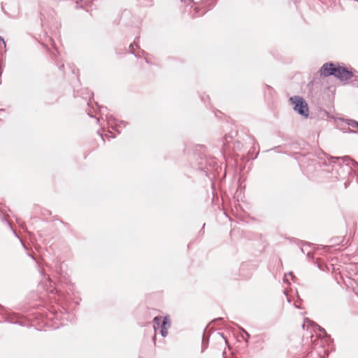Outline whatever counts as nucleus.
Instances as JSON below:
<instances>
[{
    "label": "nucleus",
    "instance_id": "nucleus-1",
    "mask_svg": "<svg viewBox=\"0 0 358 358\" xmlns=\"http://www.w3.org/2000/svg\"><path fill=\"white\" fill-rule=\"evenodd\" d=\"M329 162L334 164L332 171H336L335 178L338 180L345 179V176H341L340 171L343 173H353L352 167H358V163L348 156L334 157H330Z\"/></svg>",
    "mask_w": 358,
    "mask_h": 358
},
{
    "label": "nucleus",
    "instance_id": "nucleus-2",
    "mask_svg": "<svg viewBox=\"0 0 358 358\" xmlns=\"http://www.w3.org/2000/svg\"><path fill=\"white\" fill-rule=\"evenodd\" d=\"M290 103L293 106V110L299 115L307 117L309 114L308 106L303 98L299 96H294L289 99Z\"/></svg>",
    "mask_w": 358,
    "mask_h": 358
},
{
    "label": "nucleus",
    "instance_id": "nucleus-3",
    "mask_svg": "<svg viewBox=\"0 0 358 358\" xmlns=\"http://www.w3.org/2000/svg\"><path fill=\"white\" fill-rule=\"evenodd\" d=\"M354 76L352 69H349L344 66H340L337 64V68L334 74V77L341 81H348Z\"/></svg>",
    "mask_w": 358,
    "mask_h": 358
},
{
    "label": "nucleus",
    "instance_id": "nucleus-4",
    "mask_svg": "<svg viewBox=\"0 0 358 358\" xmlns=\"http://www.w3.org/2000/svg\"><path fill=\"white\" fill-rule=\"evenodd\" d=\"M337 64L333 62H327L324 64L320 69V75L324 77H329L330 76H334Z\"/></svg>",
    "mask_w": 358,
    "mask_h": 358
},
{
    "label": "nucleus",
    "instance_id": "nucleus-5",
    "mask_svg": "<svg viewBox=\"0 0 358 358\" xmlns=\"http://www.w3.org/2000/svg\"><path fill=\"white\" fill-rule=\"evenodd\" d=\"M194 157L196 161L194 164L195 169L207 173L208 171L207 159L204 157L197 156L196 154L194 155Z\"/></svg>",
    "mask_w": 358,
    "mask_h": 358
},
{
    "label": "nucleus",
    "instance_id": "nucleus-6",
    "mask_svg": "<svg viewBox=\"0 0 358 358\" xmlns=\"http://www.w3.org/2000/svg\"><path fill=\"white\" fill-rule=\"evenodd\" d=\"M319 167H321L320 162L317 159L313 158L308 162L307 165L304 166V170L309 174L313 173Z\"/></svg>",
    "mask_w": 358,
    "mask_h": 358
},
{
    "label": "nucleus",
    "instance_id": "nucleus-7",
    "mask_svg": "<svg viewBox=\"0 0 358 358\" xmlns=\"http://www.w3.org/2000/svg\"><path fill=\"white\" fill-rule=\"evenodd\" d=\"M170 326L171 322L169 316L164 317L160 327V334L162 337L165 338L167 336V329L170 327Z\"/></svg>",
    "mask_w": 358,
    "mask_h": 358
},
{
    "label": "nucleus",
    "instance_id": "nucleus-8",
    "mask_svg": "<svg viewBox=\"0 0 358 358\" xmlns=\"http://www.w3.org/2000/svg\"><path fill=\"white\" fill-rule=\"evenodd\" d=\"M5 320L10 323L22 325V322L19 321L18 315L14 313H6L5 315Z\"/></svg>",
    "mask_w": 358,
    "mask_h": 358
},
{
    "label": "nucleus",
    "instance_id": "nucleus-9",
    "mask_svg": "<svg viewBox=\"0 0 358 358\" xmlns=\"http://www.w3.org/2000/svg\"><path fill=\"white\" fill-rule=\"evenodd\" d=\"M127 124V122L123 120H120L115 122V125L112 126V129L117 131L119 134L120 133V129L124 128Z\"/></svg>",
    "mask_w": 358,
    "mask_h": 358
},
{
    "label": "nucleus",
    "instance_id": "nucleus-10",
    "mask_svg": "<svg viewBox=\"0 0 358 358\" xmlns=\"http://www.w3.org/2000/svg\"><path fill=\"white\" fill-rule=\"evenodd\" d=\"M139 37H137L133 42V43H131L129 46V52L134 55L136 57H140L141 55L139 54H136L134 50V44L136 45V47L138 48V45L136 44V39H138Z\"/></svg>",
    "mask_w": 358,
    "mask_h": 358
},
{
    "label": "nucleus",
    "instance_id": "nucleus-11",
    "mask_svg": "<svg viewBox=\"0 0 358 358\" xmlns=\"http://www.w3.org/2000/svg\"><path fill=\"white\" fill-rule=\"evenodd\" d=\"M163 317L160 316H156L153 319L154 325L153 327L155 329H156V326H161L162 322Z\"/></svg>",
    "mask_w": 358,
    "mask_h": 358
},
{
    "label": "nucleus",
    "instance_id": "nucleus-12",
    "mask_svg": "<svg viewBox=\"0 0 358 358\" xmlns=\"http://www.w3.org/2000/svg\"><path fill=\"white\" fill-rule=\"evenodd\" d=\"M95 104L97 107H99V113H100L101 117H103V115H106V118H108V114H105V112H106L108 110L107 107H103V106L101 107L98 105L97 103H95Z\"/></svg>",
    "mask_w": 358,
    "mask_h": 358
},
{
    "label": "nucleus",
    "instance_id": "nucleus-13",
    "mask_svg": "<svg viewBox=\"0 0 358 358\" xmlns=\"http://www.w3.org/2000/svg\"><path fill=\"white\" fill-rule=\"evenodd\" d=\"M231 139L232 136L230 134H226L222 140L223 145L224 146L226 143H228Z\"/></svg>",
    "mask_w": 358,
    "mask_h": 358
},
{
    "label": "nucleus",
    "instance_id": "nucleus-14",
    "mask_svg": "<svg viewBox=\"0 0 358 358\" xmlns=\"http://www.w3.org/2000/svg\"><path fill=\"white\" fill-rule=\"evenodd\" d=\"M348 124L352 127H358V122L354 120H348Z\"/></svg>",
    "mask_w": 358,
    "mask_h": 358
},
{
    "label": "nucleus",
    "instance_id": "nucleus-15",
    "mask_svg": "<svg viewBox=\"0 0 358 358\" xmlns=\"http://www.w3.org/2000/svg\"><path fill=\"white\" fill-rule=\"evenodd\" d=\"M209 338H206L205 337V331L203 334V350L206 349L208 345Z\"/></svg>",
    "mask_w": 358,
    "mask_h": 358
},
{
    "label": "nucleus",
    "instance_id": "nucleus-16",
    "mask_svg": "<svg viewBox=\"0 0 358 358\" xmlns=\"http://www.w3.org/2000/svg\"><path fill=\"white\" fill-rule=\"evenodd\" d=\"M319 331L321 332L323 334V336L325 338H329L330 336L327 333L325 329L320 326H317Z\"/></svg>",
    "mask_w": 358,
    "mask_h": 358
},
{
    "label": "nucleus",
    "instance_id": "nucleus-17",
    "mask_svg": "<svg viewBox=\"0 0 358 358\" xmlns=\"http://www.w3.org/2000/svg\"><path fill=\"white\" fill-rule=\"evenodd\" d=\"M315 264H317V266L320 270H322V271L324 270V264L319 262V261L317 259L315 261Z\"/></svg>",
    "mask_w": 358,
    "mask_h": 358
},
{
    "label": "nucleus",
    "instance_id": "nucleus-18",
    "mask_svg": "<svg viewBox=\"0 0 358 358\" xmlns=\"http://www.w3.org/2000/svg\"><path fill=\"white\" fill-rule=\"evenodd\" d=\"M241 330L245 334V336H246L247 338H246L245 341L248 343V338L250 336L249 333L247 331H245L244 329H243V328H241Z\"/></svg>",
    "mask_w": 358,
    "mask_h": 358
},
{
    "label": "nucleus",
    "instance_id": "nucleus-19",
    "mask_svg": "<svg viewBox=\"0 0 358 358\" xmlns=\"http://www.w3.org/2000/svg\"><path fill=\"white\" fill-rule=\"evenodd\" d=\"M353 72H354V76L352 78H354L355 81H357V80H358V71L355 70Z\"/></svg>",
    "mask_w": 358,
    "mask_h": 358
},
{
    "label": "nucleus",
    "instance_id": "nucleus-20",
    "mask_svg": "<svg viewBox=\"0 0 358 358\" xmlns=\"http://www.w3.org/2000/svg\"><path fill=\"white\" fill-rule=\"evenodd\" d=\"M306 256L309 259H313V254L310 251L307 252Z\"/></svg>",
    "mask_w": 358,
    "mask_h": 358
},
{
    "label": "nucleus",
    "instance_id": "nucleus-21",
    "mask_svg": "<svg viewBox=\"0 0 358 358\" xmlns=\"http://www.w3.org/2000/svg\"><path fill=\"white\" fill-rule=\"evenodd\" d=\"M223 322V318L222 317H218L217 319L213 320L211 322L212 323H216V322Z\"/></svg>",
    "mask_w": 358,
    "mask_h": 358
},
{
    "label": "nucleus",
    "instance_id": "nucleus-22",
    "mask_svg": "<svg viewBox=\"0 0 358 358\" xmlns=\"http://www.w3.org/2000/svg\"><path fill=\"white\" fill-rule=\"evenodd\" d=\"M350 182L349 181V180H347L344 183L345 188H347L348 187V185H350Z\"/></svg>",
    "mask_w": 358,
    "mask_h": 358
},
{
    "label": "nucleus",
    "instance_id": "nucleus-23",
    "mask_svg": "<svg viewBox=\"0 0 358 358\" xmlns=\"http://www.w3.org/2000/svg\"><path fill=\"white\" fill-rule=\"evenodd\" d=\"M87 115L90 117H94V118H96V116H94L91 112H87Z\"/></svg>",
    "mask_w": 358,
    "mask_h": 358
},
{
    "label": "nucleus",
    "instance_id": "nucleus-24",
    "mask_svg": "<svg viewBox=\"0 0 358 358\" xmlns=\"http://www.w3.org/2000/svg\"><path fill=\"white\" fill-rule=\"evenodd\" d=\"M0 41L3 42V44H4V45L6 46V42H5L4 39H3V37H1V36H0Z\"/></svg>",
    "mask_w": 358,
    "mask_h": 358
},
{
    "label": "nucleus",
    "instance_id": "nucleus-25",
    "mask_svg": "<svg viewBox=\"0 0 358 358\" xmlns=\"http://www.w3.org/2000/svg\"><path fill=\"white\" fill-rule=\"evenodd\" d=\"M97 134L101 136V138L102 141H104V139H103V137L102 134H101V133H100V131H97Z\"/></svg>",
    "mask_w": 358,
    "mask_h": 358
},
{
    "label": "nucleus",
    "instance_id": "nucleus-26",
    "mask_svg": "<svg viewBox=\"0 0 358 358\" xmlns=\"http://www.w3.org/2000/svg\"><path fill=\"white\" fill-rule=\"evenodd\" d=\"M304 243L301 245V252L304 254L305 253V249L303 248V246H304Z\"/></svg>",
    "mask_w": 358,
    "mask_h": 358
},
{
    "label": "nucleus",
    "instance_id": "nucleus-27",
    "mask_svg": "<svg viewBox=\"0 0 358 358\" xmlns=\"http://www.w3.org/2000/svg\"><path fill=\"white\" fill-rule=\"evenodd\" d=\"M289 275L292 277V279L294 278V275L293 272H292V271L289 272Z\"/></svg>",
    "mask_w": 358,
    "mask_h": 358
},
{
    "label": "nucleus",
    "instance_id": "nucleus-28",
    "mask_svg": "<svg viewBox=\"0 0 358 358\" xmlns=\"http://www.w3.org/2000/svg\"><path fill=\"white\" fill-rule=\"evenodd\" d=\"M283 280H284V282H285V283H288V280H287V279L286 278V276H285V277H284Z\"/></svg>",
    "mask_w": 358,
    "mask_h": 358
},
{
    "label": "nucleus",
    "instance_id": "nucleus-29",
    "mask_svg": "<svg viewBox=\"0 0 358 358\" xmlns=\"http://www.w3.org/2000/svg\"><path fill=\"white\" fill-rule=\"evenodd\" d=\"M64 67V65L62 64L60 66H59V69L60 70H62Z\"/></svg>",
    "mask_w": 358,
    "mask_h": 358
},
{
    "label": "nucleus",
    "instance_id": "nucleus-30",
    "mask_svg": "<svg viewBox=\"0 0 358 358\" xmlns=\"http://www.w3.org/2000/svg\"><path fill=\"white\" fill-rule=\"evenodd\" d=\"M110 137H112V138H115V136L113 134V133H112V132H110Z\"/></svg>",
    "mask_w": 358,
    "mask_h": 358
},
{
    "label": "nucleus",
    "instance_id": "nucleus-31",
    "mask_svg": "<svg viewBox=\"0 0 358 358\" xmlns=\"http://www.w3.org/2000/svg\"><path fill=\"white\" fill-rule=\"evenodd\" d=\"M12 230H13V233L15 234V235L16 236H17V234H16V231H15L13 229H12Z\"/></svg>",
    "mask_w": 358,
    "mask_h": 358
},
{
    "label": "nucleus",
    "instance_id": "nucleus-32",
    "mask_svg": "<svg viewBox=\"0 0 358 358\" xmlns=\"http://www.w3.org/2000/svg\"><path fill=\"white\" fill-rule=\"evenodd\" d=\"M30 257H31L34 260H35V258H34V257L33 255H30Z\"/></svg>",
    "mask_w": 358,
    "mask_h": 358
},
{
    "label": "nucleus",
    "instance_id": "nucleus-33",
    "mask_svg": "<svg viewBox=\"0 0 358 358\" xmlns=\"http://www.w3.org/2000/svg\"><path fill=\"white\" fill-rule=\"evenodd\" d=\"M350 133H355L356 131H353V130H350Z\"/></svg>",
    "mask_w": 358,
    "mask_h": 358
},
{
    "label": "nucleus",
    "instance_id": "nucleus-34",
    "mask_svg": "<svg viewBox=\"0 0 358 358\" xmlns=\"http://www.w3.org/2000/svg\"><path fill=\"white\" fill-rule=\"evenodd\" d=\"M225 340H226V338L224 336L223 334H220Z\"/></svg>",
    "mask_w": 358,
    "mask_h": 358
},
{
    "label": "nucleus",
    "instance_id": "nucleus-35",
    "mask_svg": "<svg viewBox=\"0 0 358 358\" xmlns=\"http://www.w3.org/2000/svg\"><path fill=\"white\" fill-rule=\"evenodd\" d=\"M6 222H8V224H9L10 227L12 229L10 222H8V221H7V220H6Z\"/></svg>",
    "mask_w": 358,
    "mask_h": 358
},
{
    "label": "nucleus",
    "instance_id": "nucleus-36",
    "mask_svg": "<svg viewBox=\"0 0 358 358\" xmlns=\"http://www.w3.org/2000/svg\"><path fill=\"white\" fill-rule=\"evenodd\" d=\"M198 10H199L198 8H195V11L198 12Z\"/></svg>",
    "mask_w": 358,
    "mask_h": 358
},
{
    "label": "nucleus",
    "instance_id": "nucleus-37",
    "mask_svg": "<svg viewBox=\"0 0 358 358\" xmlns=\"http://www.w3.org/2000/svg\"><path fill=\"white\" fill-rule=\"evenodd\" d=\"M87 106H90V102L87 103Z\"/></svg>",
    "mask_w": 358,
    "mask_h": 358
},
{
    "label": "nucleus",
    "instance_id": "nucleus-38",
    "mask_svg": "<svg viewBox=\"0 0 358 358\" xmlns=\"http://www.w3.org/2000/svg\"><path fill=\"white\" fill-rule=\"evenodd\" d=\"M141 52H142L143 54H145L144 50H141Z\"/></svg>",
    "mask_w": 358,
    "mask_h": 358
},
{
    "label": "nucleus",
    "instance_id": "nucleus-39",
    "mask_svg": "<svg viewBox=\"0 0 358 358\" xmlns=\"http://www.w3.org/2000/svg\"><path fill=\"white\" fill-rule=\"evenodd\" d=\"M224 358H225V357H224Z\"/></svg>",
    "mask_w": 358,
    "mask_h": 358
}]
</instances>
